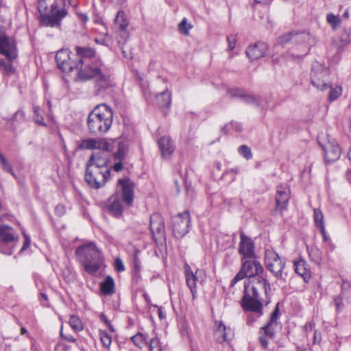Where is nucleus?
I'll use <instances>...</instances> for the list:
<instances>
[{"label":"nucleus","mask_w":351,"mask_h":351,"mask_svg":"<svg viewBox=\"0 0 351 351\" xmlns=\"http://www.w3.org/2000/svg\"><path fill=\"white\" fill-rule=\"evenodd\" d=\"M96 144V139H85L81 142L80 147L83 149H95Z\"/></svg>","instance_id":"obj_38"},{"label":"nucleus","mask_w":351,"mask_h":351,"mask_svg":"<svg viewBox=\"0 0 351 351\" xmlns=\"http://www.w3.org/2000/svg\"><path fill=\"white\" fill-rule=\"evenodd\" d=\"M108 158L101 152H94L86 163L85 180L93 189H98L104 186L110 176L108 166Z\"/></svg>","instance_id":"obj_3"},{"label":"nucleus","mask_w":351,"mask_h":351,"mask_svg":"<svg viewBox=\"0 0 351 351\" xmlns=\"http://www.w3.org/2000/svg\"><path fill=\"white\" fill-rule=\"evenodd\" d=\"M192 27V25L189 23L185 18L183 19L178 25L179 32L185 36H188L189 34V31Z\"/></svg>","instance_id":"obj_33"},{"label":"nucleus","mask_w":351,"mask_h":351,"mask_svg":"<svg viewBox=\"0 0 351 351\" xmlns=\"http://www.w3.org/2000/svg\"><path fill=\"white\" fill-rule=\"evenodd\" d=\"M267 44L258 42L252 46H250L246 50V54L250 59L255 60L264 56L267 53Z\"/></svg>","instance_id":"obj_20"},{"label":"nucleus","mask_w":351,"mask_h":351,"mask_svg":"<svg viewBox=\"0 0 351 351\" xmlns=\"http://www.w3.org/2000/svg\"><path fill=\"white\" fill-rule=\"evenodd\" d=\"M314 221L315 226L320 229L322 234H325V226L324 221V215L321 210L314 209Z\"/></svg>","instance_id":"obj_29"},{"label":"nucleus","mask_w":351,"mask_h":351,"mask_svg":"<svg viewBox=\"0 0 351 351\" xmlns=\"http://www.w3.org/2000/svg\"><path fill=\"white\" fill-rule=\"evenodd\" d=\"M134 183L128 178L119 179L116 192L106 202L108 210L115 217L122 215L123 205L130 206L134 200Z\"/></svg>","instance_id":"obj_4"},{"label":"nucleus","mask_w":351,"mask_h":351,"mask_svg":"<svg viewBox=\"0 0 351 351\" xmlns=\"http://www.w3.org/2000/svg\"><path fill=\"white\" fill-rule=\"evenodd\" d=\"M19 241L17 232L11 226L0 225V252L6 255H11L16 243Z\"/></svg>","instance_id":"obj_8"},{"label":"nucleus","mask_w":351,"mask_h":351,"mask_svg":"<svg viewBox=\"0 0 351 351\" xmlns=\"http://www.w3.org/2000/svg\"><path fill=\"white\" fill-rule=\"evenodd\" d=\"M64 0H39L38 11L41 21L47 27H59L61 20L67 14Z\"/></svg>","instance_id":"obj_5"},{"label":"nucleus","mask_w":351,"mask_h":351,"mask_svg":"<svg viewBox=\"0 0 351 351\" xmlns=\"http://www.w3.org/2000/svg\"><path fill=\"white\" fill-rule=\"evenodd\" d=\"M341 301H342V300H341V297H336L334 299L335 304L338 311L341 309V304H342Z\"/></svg>","instance_id":"obj_54"},{"label":"nucleus","mask_w":351,"mask_h":351,"mask_svg":"<svg viewBox=\"0 0 351 351\" xmlns=\"http://www.w3.org/2000/svg\"><path fill=\"white\" fill-rule=\"evenodd\" d=\"M101 320L106 324V325H110V321L107 319V317H106V315L104 314H101Z\"/></svg>","instance_id":"obj_59"},{"label":"nucleus","mask_w":351,"mask_h":351,"mask_svg":"<svg viewBox=\"0 0 351 351\" xmlns=\"http://www.w3.org/2000/svg\"><path fill=\"white\" fill-rule=\"evenodd\" d=\"M127 151V147L124 144L120 143L119 145L118 150L114 154V160H123L126 155Z\"/></svg>","instance_id":"obj_36"},{"label":"nucleus","mask_w":351,"mask_h":351,"mask_svg":"<svg viewBox=\"0 0 351 351\" xmlns=\"http://www.w3.org/2000/svg\"><path fill=\"white\" fill-rule=\"evenodd\" d=\"M342 39L345 42H348L349 40V32L347 30L343 31V34L342 35Z\"/></svg>","instance_id":"obj_57"},{"label":"nucleus","mask_w":351,"mask_h":351,"mask_svg":"<svg viewBox=\"0 0 351 351\" xmlns=\"http://www.w3.org/2000/svg\"><path fill=\"white\" fill-rule=\"evenodd\" d=\"M342 93V88L340 86H336L334 88H331L329 95H328V99L330 101H333L335 99H337Z\"/></svg>","instance_id":"obj_41"},{"label":"nucleus","mask_w":351,"mask_h":351,"mask_svg":"<svg viewBox=\"0 0 351 351\" xmlns=\"http://www.w3.org/2000/svg\"><path fill=\"white\" fill-rule=\"evenodd\" d=\"M27 332V330H26V328H25L22 327V328H21V335H25V334H26Z\"/></svg>","instance_id":"obj_62"},{"label":"nucleus","mask_w":351,"mask_h":351,"mask_svg":"<svg viewBox=\"0 0 351 351\" xmlns=\"http://www.w3.org/2000/svg\"><path fill=\"white\" fill-rule=\"evenodd\" d=\"M239 172V170L238 168H234V169H231L230 170H228L227 171V173H233V174H237Z\"/></svg>","instance_id":"obj_60"},{"label":"nucleus","mask_w":351,"mask_h":351,"mask_svg":"<svg viewBox=\"0 0 351 351\" xmlns=\"http://www.w3.org/2000/svg\"><path fill=\"white\" fill-rule=\"evenodd\" d=\"M155 308H157L158 314L160 319H162L165 317L162 310L161 307H158V306H154Z\"/></svg>","instance_id":"obj_56"},{"label":"nucleus","mask_w":351,"mask_h":351,"mask_svg":"<svg viewBox=\"0 0 351 351\" xmlns=\"http://www.w3.org/2000/svg\"><path fill=\"white\" fill-rule=\"evenodd\" d=\"M55 212L58 216H62L66 212L65 208L62 205H58L55 208Z\"/></svg>","instance_id":"obj_50"},{"label":"nucleus","mask_w":351,"mask_h":351,"mask_svg":"<svg viewBox=\"0 0 351 351\" xmlns=\"http://www.w3.org/2000/svg\"><path fill=\"white\" fill-rule=\"evenodd\" d=\"M113 121V112L107 105L96 106L89 114L87 125L89 132L93 134H103L110 128Z\"/></svg>","instance_id":"obj_6"},{"label":"nucleus","mask_w":351,"mask_h":351,"mask_svg":"<svg viewBox=\"0 0 351 351\" xmlns=\"http://www.w3.org/2000/svg\"><path fill=\"white\" fill-rule=\"evenodd\" d=\"M326 19L328 23H330V25L334 28L340 23V19L339 16L332 14H328Z\"/></svg>","instance_id":"obj_44"},{"label":"nucleus","mask_w":351,"mask_h":351,"mask_svg":"<svg viewBox=\"0 0 351 351\" xmlns=\"http://www.w3.org/2000/svg\"><path fill=\"white\" fill-rule=\"evenodd\" d=\"M159 148L162 158H169L175 150V146L168 136H163L158 140Z\"/></svg>","instance_id":"obj_22"},{"label":"nucleus","mask_w":351,"mask_h":351,"mask_svg":"<svg viewBox=\"0 0 351 351\" xmlns=\"http://www.w3.org/2000/svg\"><path fill=\"white\" fill-rule=\"evenodd\" d=\"M313 324L312 323L307 324L305 326V328L306 330H311L313 329Z\"/></svg>","instance_id":"obj_61"},{"label":"nucleus","mask_w":351,"mask_h":351,"mask_svg":"<svg viewBox=\"0 0 351 351\" xmlns=\"http://www.w3.org/2000/svg\"><path fill=\"white\" fill-rule=\"evenodd\" d=\"M289 199V190L286 186H278L276 196V210L279 211L282 215L283 211L287 210V204Z\"/></svg>","instance_id":"obj_16"},{"label":"nucleus","mask_w":351,"mask_h":351,"mask_svg":"<svg viewBox=\"0 0 351 351\" xmlns=\"http://www.w3.org/2000/svg\"><path fill=\"white\" fill-rule=\"evenodd\" d=\"M309 256L312 261L319 265L322 262L321 252L317 248H312L309 252Z\"/></svg>","instance_id":"obj_42"},{"label":"nucleus","mask_w":351,"mask_h":351,"mask_svg":"<svg viewBox=\"0 0 351 351\" xmlns=\"http://www.w3.org/2000/svg\"><path fill=\"white\" fill-rule=\"evenodd\" d=\"M322 337L321 334L318 332L317 331H315L314 332V337H313V343H319L321 341Z\"/></svg>","instance_id":"obj_53"},{"label":"nucleus","mask_w":351,"mask_h":351,"mask_svg":"<svg viewBox=\"0 0 351 351\" xmlns=\"http://www.w3.org/2000/svg\"><path fill=\"white\" fill-rule=\"evenodd\" d=\"M95 41L102 45H108L110 43V38L108 35L106 34L101 41H99L97 38L95 39Z\"/></svg>","instance_id":"obj_52"},{"label":"nucleus","mask_w":351,"mask_h":351,"mask_svg":"<svg viewBox=\"0 0 351 351\" xmlns=\"http://www.w3.org/2000/svg\"><path fill=\"white\" fill-rule=\"evenodd\" d=\"M60 335L62 337L65 338L69 341L74 342L75 341V339L73 336L64 337L62 331H61Z\"/></svg>","instance_id":"obj_58"},{"label":"nucleus","mask_w":351,"mask_h":351,"mask_svg":"<svg viewBox=\"0 0 351 351\" xmlns=\"http://www.w3.org/2000/svg\"><path fill=\"white\" fill-rule=\"evenodd\" d=\"M294 267L295 272L302 276L305 280L311 278L310 270L307 264L304 260H299L294 262Z\"/></svg>","instance_id":"obj_25"},{"label":"nucleus","mask_w":351,"mask_h":351,"mask_svg":"<svg viewBox=\"0 0 351 351\" xmlns=\"http://www.w3.org/2000/svg\"><path fill=\"white\" fill-rule=\"evenodd\" d=\"M156 100L160 107H169L171 101V93L167 90H165L156 96Z\"/></svg>","instance_id":"obj_28"},{"label":"nucleus","mask_w":351,"mask_h":351,"mask_svg":"<svg viewBox=\"0 0 351 351\" xmlns=\"http://www.w3.org/2000/svg\"><path fill=\"white\" fill-rule=\"evenodd\" d=\"M216 324L215 336L218 341L223 342L231 338L233 332L230 328H227L221 322H216Z\"/></svg>","instance_id":"obj_24"},{"label":"nucleus","mask_w":351,"mask_h":351,"mask_svg":"<svg viewBox=\"0 0 351 351\" xmlns=\"http://www.w3.org/2000/svg\"><path fill=\"white\" fill-rule=\"evenodd\" d=\"M328 75V71L320 65L314 66L311 71V84L317 89L324 90L328 88L325 78Z\"/></svg>","instance_id":"obj_13"},{"label":"nucleus","mask_w":351,"mask_h":351,"mask_svg":"<svg viewBox=\"0 0 351 351\" xmlns=\"http://www.w3.org/2000/svg\"><path fill=\"white\" fill-rule=\"evenodd\" d=\"M69 325L76 331H80L83 329V325L78 317L71 315L69 319Z\"/></svg>","instance_id":"obj_34"},{"label":"nucleus","mask_w":351,"mask_h":351,"mask_svg":"<svg viewBox=\"0 0 351 351\" xmlns=\"http://www.w3.org/2000/svg\"><path fill=\"white\" fill-rule=\"evenodd\" d=\"M269 290L268 282L262 277L246 280L241 300L243 309L257 313L258 317H260L263 313V305L269 302L267 297Z\"/></svg>","instance_id":"obj_1"},{"label":"nucleus","mask_w":351,"mask_h":351,"mask_svg":"<svg viewBox=\"0 0 351 351\" xmlns=\"http://www.w3.org/2000/svg\"><path fill=\"white\" fill-rule=\"evenodd\" d=\"M0 53L12 60L16 57V46L14 40L7 36L0 34Z\"/></svg>","instance_id":"obj_18"},{"label":"nucleus","mask_w":351,"mask_h":351,"mask_svg":"<svg viewBox=\"0 0 351 351\" xmlns=\"http://www.w3.org/2000/svg\"><path fill=\"white\" fill-rule=\"evenodd\" d=\"M292 38H293V34L288 33V34H285V35L282 36L281 37H280L279 41L280 43L284 44V43H286L289 42V40H291L292 39Z\"/></svg>","instance_id":"obj_48"},{"label":"nucleus","mask_w":351,"mask_h":351,"mask_svg":"<svg viewBox=\"0 0 351 351\" xmlns=\"http://www.w3.org/2000/svg\"><path fill=\"white\" fill-rule=\"evenodd\" d=\"M322 146L326 162H333L339 158L341 149L335 140L328 139V141Z\"/></svg>","instance_id":"obj_14"},{"label":"nucleus","mask_w":351,"mask_h":351,"mask_svg":"<svg viewBox=\"0 0 351 351\" xmlns=\"http://www.w3.org/2000/svg\"><path fill=\"white\" fill-rule=\"evenodd\" d=\"M75 56L77 60H82L81 66L78 71V77L82 80H88L92 78L95 80V87L99 90H105L111 86L110 76L104 73L100 67L93 66H86L82 68V65L86 59L92 58L95 56V51L90 47H75ZM75 56V54H73Z\"/></svg>","instance_id":"obj_2"},{"label":"nucleus","mask_w":351,"mask_h":351,"mask_svg":"<svg viewBox=\"0 0 351 351\" xmlns=\"http://www.w3.org/2000/svg\"><path fill=\"white\" fill-rule=\"evenodd\" d=\"M25 120V113L22 110H18L15 112L13 117L10 119V121L13 123L14 122H22Z\"/></svg>","instance_id":"obj_45"},{"label":"nucleus","mask_w":351,"mask_h":351,"mask_svg":"<svg viewBox=\"0 0 351 351\" xmlns=\"http://www.w3.org/2000/svg\"><path fill=\"white\" fill-rule=\"evenodd\" d=\"M150 230L153 236L163 237L165 234V223L162 217L154 213L150 217Z\"/></svg>","instance_id":"obj_19"},{"label":"nucleus","mask_w":351,"mask_h":351,"mask_svg":"<svg viewBox=\"0 0 351 351\" xmlns=\"http://www.w3.org/2000/svg\"><path fill=\"white\" fill-rule=\"evenodd\" d=\"M265 330L263 327H261L259 331V342L261 344L262 347L264 348H267L269 339H273L274 337V335H273L272 337L268 336L267 334L265 332Z\"/></svg>","instance_id":"obj_30"},{"label":"nucleus","mask_w":351,"mask_h":351,"mask_svg":"<svg viewBox=\"0 0 351 351\" xmlns=\"http://www.w3.org/2000/svg\"><path fill=\"white\" fill-rule=\"evenodd\" d=\"M75 253L82 261L86 271L90 274L96 273L101 265L100 252L93 242L77 248Z\"/></svg>","instance_id":"obj_7"},{"label":"nucleus","mask_w":351,"mask_h":351,"mask_svg":"<svg viewBox=\"0 0 351 351\" xmlns=\"http://www.w3.org/2000/svg\"><path fill=\"white\" fill-rule=\"evenodd\" d=\"M22 234L25 238V241H24L23 247L21 250V252L27 250L29 247L30 242H31L30 237L25 233L24 230H22Z\"/></svg>","instance_id":"obj_46"},{"label":"nucleus","mask_w":351,"mask_h":351,"mask_svg":"<svg viewBox=\"0 0 351 351\" xmlns=\"http://www.w3.org/2000/svg\"><path fill=\"white\" fill-rule=\"evenodd\" d=\"M34 122L40 125L46 126V123L44 121L43 117L40 114V109L39 106H34Z\"/></svg>","instance_id":"obj_35"},{"label":"nucleus","mask_w":351,"mask_h":351,"mask_svg":"<svg viewBox=\"0 0 351 351\" xmlns=\"http://www.w3.org/2000/svg\"><path fill=\"white\" fill-rule=\"evenodd\" d=\"M243 263L239 273L235 276L231 282V286H233L238 281L245 277L248 278H254L263 271V268L261 263L252 258L242 260Z\"/></svg>","instance_id":"obj_9"},{"label":"nucleus","mask_w":351,"mask_h":351,"mask_svg":"<svg viewBox=\"0 0 351 351\" xmlns=\"http://www.w3.org/2000/svg\"><path fill=\"white\" fill-rule=\"evenodd\" d=\"M132 341L138 348H143L147 343V339L145 335L141 333H138L136 335L133 336L132 337Z\"/></svg>","instance_id":"obj_32"},{"label":"nucleus","mask_w":351,"mask_h":351,"mask_svg":"<svg viewBox=\"0 0 351 351\" xmlns=\"http://www.w3.org/2000/svg\"><path fill=\"white\" fill-rule=\"evenodd\" d=\"M110 148L109 143L104 140H97V144L95 146V149H98L101 151L98 152L104 153L105 156L107 157V154L106 152L108 151Z\"/></svg>","instance_id":"obj_39"},{"label":"nucleus","mask_w":351,"mask_h":351,"mask_svg":"<svg viewBox=\"0 0 351 351\" xmlns=\"http://www.w3.org/2000/svg\"><path fill=\"white\" fill-rule=\"evenodd\" d=\"M101 290L105 295H111L114 293V282L112 278L107 276L106 280L101 284Z\"/></svg>","instance_id":"obj_27"},{"label":"nucleus","mask_w":351,"mask_h":351,"mask_svg":"<svg viewBox=\"0 0 351 351\" xmlns=\"http://www.w3.org/2000/svg\"><path fill=\"white\" fill-rule=\"evenodd\" d=\"M184 271L186 285L190 289L193 298L194 299L195 298V294L197 292V272L193 273L191 267L187 264H186L184 266Z\"/></svg>","instance_id":"obj_23"},{"label":"nucleus","mask_w":351,"mask_h":351,"mask_svg":"<svg viewBox=\"0 0 351 351\" xmlns=\"http://www.w3.org/2000/svg\"><path fill=\"white\" fill-rule=\"evenodd\" d=\"M114 22L115 25L118 26V28L119 29V32L118 33V37L119 38H117V42L119 46L122 47L128 37V34L126 32V29L128 26V21L125 18V14L123 12L119 11L117 14Z\"/></svg>","instance_id":"obj_15"},{"label":"nucleus","mask_w":351,"mask_h":351,"mask_svg":"<svg viewBox=\"0 0 351 351\" xmlns=\"http://www.w3.org/2000/svg\"><path fill=\"white\" fill-rule=\"evenodd\" d=\"M239 252L243 256L242 260L252 258L254 256V246L252 240L245 236L243 232L241 233Z\"/></svg>","instance_id":"obj_17"},{"label":"nucleus","mask_w":351,"mask_h":351,"mask_svg":"<svg viewBox=\"0 0 351 351\" xmlns=\"http://www.w3.org/2000/svg\"><path fill=\"white\" fill-rule=\"evenodd\" d=\"M265 263L269 269L277 278L281 277L285 262L271 249H267L265 253Z\"/></svg>","instance_id":"obj_11"},{"label":"nucleus","mask_w":351,"mask_h":351,"mask_svg":"<svg viewBox=\"0 0 351 351\" xmlns=\"http://www.w3.org/2000/svg\"><path fill=\"white\" fill-rule=\"evenodd\" d=\"M227 41L228 43V47L232 50L236 45V38L234 36H230L227 37Z\"/></svg>","instance_id":"obj_49"},{"label":"nucleus","mask_w":351,"mask_h":351,"mask_svg":"<svg viewBox=\"0 0 351 351\" xmlns=\"http://www.w3.org/2000/svg\"><path fill=\"white\" fill-rule=\"evenodd\" d=\"M121 161L122 160H117V162H115L114 165L112 167V169H113V170L114 171L119 172L121 170H122V169H123V164H122Z\"/></svg>","instance_id":"obj_51"},{"label":"nucleus","mask_w":351,"mask_h":351,"mask_svg":"<svg viewBox=\"0 0 351 351\" xmlns=\"http://www.w3.org/2000/svg\"><path fill=\"white\" fill-rule=\"evenodd\" d=\"M239 153L247 160H250L252 158V154L250 149L246 145H241L239 148Z\"/></svg>","instance_id":"obj_43"},{"label":"nucleus","mask_w":351,"mask_h":351,"mask_svg":"<svg viewBox=\"0 0 351 351\" xmlns=\"http://www.w3.org/2000/svg\"><path fill=\"white\" fill-rule=\"evenodd\" d=\"M78 14V17L79 19L84 23H86L87 21H88V16L86 14H82V13H79L77 14Z\"/></svg>","instance_id":"obj_55"},{"label":"nucleus","mask_w":351,"mask_h":351,"mask_svg":"<svg viewBox=\"0 0 351 351\" xmlns=\"http://www.w3.org/2000/svg\"><path fill=\"white\" fill-rule=\"evenodd\" d=\"M99 337L103 346L108 349L112 343L111 336L109 335L106 331L101 330L99 332Z\"/></svg>","instance_id":"obj_37"},{"label":"nucleus","mask_w":351,"mask_h":351,"mask_svg":"<svg viewBox=\"0 0 351 351\" xmlns=\"http://www.w3.org/2000/svg\"><path fill=\"white\" fill-rule=\"evenodd\" d=\"M279 315L278 308L276 307L271 314L269 322L264 326L265 332L268 336L272 337L275 334V327L277 326V318Z\"/></svg>","instance_id":"obj_26"},{"label":"nucleus","mask_w":351,"mask_h":351,"mask_svg":"<svg viewBox=\"0 0 351 351\" xmlns=\"http://www.w3.org/2000/svg\"><path fill=\"white\" fill-rule=\"evenodd\" d=\"M191 223L189 211H184L172 218V229L173 235L176 238H182L189 231Z\"/></svg>","instance_id":"obj_12"},{"label":"nucleus","mask_w":351,"mask_h":351,"mask_svg":"<svg viewBox=\"0 0 351 351\" xmlns=\"http://www.w3.org/2000/svg\"><path fill=\"white\" fill-rule=\"evenodd\" d=\"M149 351H162V347L158 338H152L149 341Z\"/></svg>","instance_id":"obj_40"},{"label":"nucleus","mask_w":351,"mask_h":351,"mask_svg":"<svg viewBox=\"0 0 351 351\" xmlns=\"http://www.w3.org/2000/svg\"><path fill=\"white\" fill-rule=\"evenodd\" d=\"M0 163L1 165V168L9 172L12 176L16 177L14 172L12 170V166L7 160V158L3 156V154L0 152Z\"/></svg>","instance_id":"obj_31"},{"label":"nucleus","mask_w":351,"mask_h":351,"mask_svg":"<svg viewBox=\"0 0 351 351\" xmlns=\"http://www.w3.org/2000/svg\"><path fill=\"white\" fill-rule=\"evenodd\" d=\"M114 267L117 271H123L125 269L123 261L119 258L114 261Z\"/></svg>","instance_id":"obj_47"},{"label":"nucleus","mask_w":351,"mask_h":351,"mask_svg":"<svg viewBox=\"0 0 351 351\" xmlns=\"http://www.w3.org/2000/svg\"><path fill=\"white\" fill-rule=\"evenodd\" d=\"M228 93L230 97L241 98L247 104H254L256 106H259L261 105V101L258 97L251 95H247L241 89L236 88L230 90H228Z\"/></svg>","instance_id":"obj_21"},{"label":"nucleus","mask_w":351,"mask_h":351,"mask_svg":"<svg viewBox=\"0 0 351 351\" xmlns=\"http://www.w3.org/2000/svg\"><path fill=\"white\" fill-rule=\"evenodd\" d=\"M73 53L67 49H61L56 55L58 66L64 72H71L78 70L82 64V60L72 59Z\"/></svg>","instance_id":"obj_10"},{"label":"nucleus","mask_w":351,"mask_h":351,"mask_svg":"<svg viewBox=\"0 0 351 351\" xmlns=\"http://www.w3.org/2000/svg\"><path fill=\"white\" fill-rule=\"evenodd\" d=\"M108 327L109 328V329L112 331V332H114V328H113V326L111 325V324L110 323V325H107Z\"/></svg>","instance_id":"obj_63"},{"label":"nucleus","mask_w":351,"mask_h":351,"mask_svg":"<svg viewBox=\"0 0 351 351\" xmlns=\"http://www.w3.org/2000/svg\"><path fill=\"white\" fill-rule=\"evenodd\" d=\"M348 158L351 160V148L350 149V150L348 152Z\"/></svg>","instance_id":"obj_64"}]
</instances>
